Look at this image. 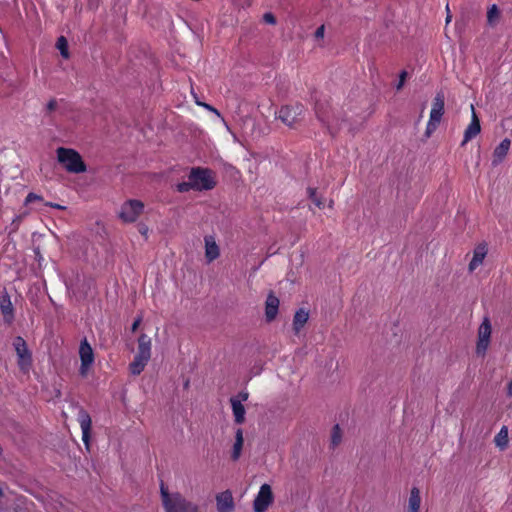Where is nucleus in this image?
<instances>
[{"instance_id":"f257e3e1","label":"nucleus","mask_w":512,"mask_h":512,"mask_svg":"<svg viewBox=\"0 0 512 512\" xmlns=\"http://www.w3.org/2000/svg\"><path fill=\"white\" fill-rule=\"evenodd\" d=\"M160 494L165 512H200L197 503L188 500L180 492H169L163 484L160 487Z\"/></svg>"},{"instance_id":"f03ea898","label":"nucleus","mask_w":512,"mask_h":512,"mask_svg":"<svg viewBox=\"0 0 512 512\" xmlns=\"http://www.w3.org/2000/svg\"><path fill=\"white\" fill-rule=\"evenodd\" d=\"M57 160L69 173H83L87 170L81 155L74 149L59 147L56 150Z\"/></svg>"},{"instance_id":"7ed1b4c3","label":"nucleus","mask_w":512,"mask_h":512,"mask_svg":"<svg viewBox=\"0 0 512 512\" xmlns=\"http://www.w3.org/2000/svg\"><path fill=\"white\" fill-rule=\"evenodd\" d=\"M188 179L191 180L193 190L196 191L211 190L216 185L213 172L207 168H192Z\"/></svg>"},{"instance_id":"20e7f679","label":"nucleus","mask_w":512,"mask_h":512,"mask_svg":"<svg viewBox=\"0 0 512 512\" xmlns=\"http://www.w3.org/2000/svg\"><path fill=\"white\" fill-rule=\"evenodd\" d=\"M445 97L442 92L436 94L432 108L430 111L429 120L426 126V134L430 136L439 126L442 116L444 114Z\"/></svg>"},{"instance_id":"39448f33","label":"nucleus","mask_w":512,"mask_h":512,"mask_svg":"<svg viewBox=\"0 0 512 512\" xmlns=\"http://www.w3.org/2000/svg\"><path fill=\"white\" fill-rule=\"evenodd\" d=\"M304 114V106L300 103L293 105H286L280 108L277 113V118L280 119L285 125L294 127L302 118Z\"/></svg>"},{"instance_id":"423d86ee","label":"nucleus","mask_w":512,"mask_h":512,"mask_svg":"<svg viewBox=\"0 0 512 512\" xmlns=\"http://www.w3.org/2000/svg\"><path fill=\"white\" fill-rule=\"evenodd\" d=\"M144 210V204L140 200H127L121 206L119 217L123 222H135Z\"/></svg>"},{"instance_id":"0eeeda50","label":"nucleus","mask_w":512,"mask_h":512,"mask_svg":"<svg viewBox=\"0 0 512 512\" xmlns=\"http://www.w3.org/2000/svg\"><path fill=\"white\" fill-rule=\"evenodd\" d=\"M274 496L271 486L267 483L262 484L253 501L254 512H266L269 506L273 503Z\"/></svg>"},{"instance_id":"6e6552de","label":"nucleus","mask_w":512,"mask_h":512,"mask_svg":"<svg viewBox=\"0 0 512 512\" xmlns=\"http://www.w3.org/2000/svg\"><path fill=\"white\" fill-rule=\"evenodd\" d=\"M492 327L488 317H485L478 328V341L476 345V353L484 356L490 344Z\"/></svg>"},{"instance_id":"1a4fd4ad","label":"nucleus","mask_w":512,"mask_h":512,"mask_svg":"<svg viewBox=\"0 0 512 512\" xmlns=\"http://www.w3.org/2000/svg\"><path fill=\"white\" fill-rule=\"evenodd\" d=\"M79 356L81 360L80 374L86 376L89 368L94 362V352L87 339L84 338L79 347Z\"/></svg>"},{"instance_id":"9d476101","label":"nucleus","mask_w":512,"mask_h":512,"mask_svg":"<svg viewBox=\"0 0 512 512\" xmlns=\"http://www.w3.org/2000/svg\"><path fill=\"white\" fill-rule=\"evenodd\" d=\"M77 420L81 427L82 440H83L86 448H89L90 431H91V426H92L91 417L86 410H84L83 408H80L78 410Z\"/></svg>"},{"instance_id":"9b49d317","label":"nucleus","mask_w":512,"mask_h":512,"mask_svg":"<svg viewBox=\"0 0 512 512\" xmlns=\"http://www.w3.org/2000/svg\"><path fill=\"white\" fill-rule=\"evenodd\" d=\"M471 110H472L471 122L464 131V138L461 143V146L466 145L467 142H469L474 137H476L481 131L480 121L476 115L473 105H471Z\"/></svg>"},{"instance_id":"f8f14e48","label":"nucleus","mask_w":512,"mask_h":512,"mask_svg":"<svg viewBox=\"0 0 512 512\" xmlns=\"http://www.w3.org/2000/svg\"><path fill=\"white\" fill-rule=\"evenodd\" d=\"M218 512H232L235 508L232 493L229 490L223 491L216 496Z\"/></svg>"},{"instance_id":"ddd939ff","label":"nucleus","mask_w":512,"mask_h":512,"mask_svg":"<svg viewBox=\"0 0 512 512\" xmlns=\"http://www.w3.org/2000/svg\"><path fill=\"white\" fill-rule=\"evenodd\" d=\"M13 346L19 358V365L21 367H24V365L29 364L31 360V355L28 351L25 340L22 337L18 336L15 338Z\"/></svg>"},{"instance_id":"4468645a","label":"nucleus","mask_w":512,"mask_h":512,"mask_svg":"<svg viewBox=\"0 0 512 512\" xmlns=\"http://www.w3.org/2000/svg\"><path fill=\"white\" fill-rule=\"evenodd\" d=\"M487 244L481 243L477 245L473 251V257L469 263L468 269L470 272H473L476 268H478L484 261L487 255Z\"/></svg>"},{"instance_id":"2eb2a0df","label":"nucleus","mask_w":512,"mask_h":512,"mask_svg":"<svg viewBox=\"0 0 512 512\" xmlns=\"http://www.w3.org/2000/svg\"><path fill=\"white\" fill-rule=\"evenodd\" d=\"M511 142L508 138L503 139L500 144L494 149L492 165L498 166L508 154Z\"/></svg>"},{"instance_id":"dca6fc26","label":"nucleus","mask_w":512,"mask_h":512,"mask_svg":"<svg viewBox=\"0 0 512 512\" xmlns=\"http://www.w3.org/2000/svg\"><path fill=\"white\" fill-rule=\"evenodd\" d=\"M152 342L151 338L146 334H141L138 338V349L136 355L150 360L151 358Z\"/></svg>"},{"instance_id":"f3484780","label":"nucleus","mask_w":512,"mask_h":512,"mask_svg":"<svg viewBox=\"0 0 512 512\" xmlns=\"http://www.w3.org/2000/svg\"><path fill=\"white\" fill-rule=\"evenodd\" d=\"M205 241V257L207 262L211 263L216 260L220 255V249L215 239L212 236H206Z\"/></svg>"},{"instance_id":"a211bd4d","label":"nucleus","mask_w":512,"mask_h":512,"mask_svg":"<svg viewBox=\"0 0 512 512\" xmlns=\"http://www.w3.org/2000/svg\"><path fill=\"white\" fill-rule=\"evenodd\" d=\"M278 308H279V299L275 295L269 294L267 296L266 303H265V316H266V320L268 322H271L276 318L277 313H278Z\"/></svg>"},{"instance_id":"6ab92c4d","label":"nucleus","mask_w":512,"mask_h":512,"mask_svg":"<svg viewBox=\"0 0 512 512\" xmlns=\"http://www.w3.org/2000/svg\"><path fill=\"white\" fill-rule=\"evenodd\" d=\"M231 407L234 416V420L237 424H242L245 421V408L241 403V400L231 398Z\"/></svg>"},{"instance_id":"aec40b11","label":"nucleus","mask_w":512,"mask_h":512,"mask_svg":"<svg viewBox=\"0 0 512 512\" xmlns=\"http://www.w3.org/2000/svg\"><path fill=\"white\" fill-rule=\"evenodd\" d=\"M509 430L507 426H502L500 431L494 437V444L501 451L507 449L509 444Z\"/></svg>"},{"instance_id":"412c9836","label":"nucleus","mask_w":512,"mask_h":512,"mask_svg":"<svg viewBox=\"0 0 512 512\" xmlns=\"http://www.w3.org/2000/svg\"><path fill=\"white\" fill-rule=\"evenodd\" d=\"M421 496L417 487H413L410 491L407 512H420Z\"/></svg>"},{"instance_id":"4be33fe9","label":"nucleus","mask_w":512,"mask_h":512,"mask_svg":"<svg viewBox=\"0 0 512 512\" xmlns=\"http://www.w3.org/2000/svg\"><path fill=\"white\" fill-rule=\"evenodd\" d=\"M309 319V314L304 309H299L296 311L293 319V328L296 333H298L303 326L307 323Z\"/></svg>"},{"instance_id":"5701e85b","label":"nucleus","mask_w":512,"mask_h":512,"mask_svg":"<svg viewBox=\"0 0 512 512\" xmlns=\"http://www.w3.org/2000/svg\"><path fill=\"white\" fill-rule=\"evenodd\" d=\"M243 443H244L243 431H242V429L239 428L236 430V433H235V442H234L232 454H231V457L234 461L239 459V457L241 455Z\"/></svg>"},{"instance_id":"b1692460","label":"nucleus","mask_w":512,"mask_h":512,"mask_svg":"<svg viewBox=\"0 0 512 512\" xmlns=\"http://www.w3.org/2000/svg\"><path fill=\"white\" fill-rule=\"evenodd\" d=\"M149 360L135 355L133 361L129 364V370L132 375H139L146 367Z\"/></svg>"},{"instance_id":"393cba45","label":"nucleus","mask_w":512,"mask_h":512,"mask_svg":"<svg viewBox=\"0 0 512 512\" xmlns=\"http://www.w3.org/2000/svg\"><path fill=\"white\" fill-rule=\"evenodd\" d=\"M323 111L324 110L322 109V107H320L318 105L316 106L317 118L319 119L320 122H322L327 127V129L329 130V132L331 134H334L336 132V129L333 127L329 118L326 116L325 112H323Z\"/></svg>"},{"instance_id":"a878e982","label":"nucleus","mask_w":512,"mask_h":512,"mask_svg":"<svg viewBox=\"0 0 512 512\" xmlns=\"http://www.w3.org/2000/svg\"><path fill=\"white\" fill-rule=\"evenodd\" d=\"M499 15H500V12H499L497 5L493 4L488 9V12H487V21H488L489 25H492V26L495 25L499 19Z\"/></svg>"},{"instance_id":"bb28decb","label":"nucleus","mask_w":512,"mask_h":512,"mask_svg":"<svg viewBox=\"0 0 512 512\" xmlns=\"http://www.w3.org/2000/svg\"><path fill=\"white\" fill-rule=\"evenodd\" d=\"M56 47L60 51V54L63 58H69L68 43L64 36L58 38Z\"/></svg>"},{"instance_id":"cd10ccee","label":"nucleus","mask_w":512,"mask_h":512,"mask_svg":"<svg viewBox=\"0 0 512 512\" xmlns=\"http://www.w3.org/2000/svg\"><path fill=\"white\" fill-rule=\"evenodd\" d=\"M307 192H308V195H309V198L313 201V203L318 207V208H323L324 207V201L322 199V197L318 196L317 193H316V190L314 188H311L309 187L307 189Z\"/></svg>"},{"instance_id":"c85d7f7f","label":"nucleus","mask_w":512,"mask_h":512,"mask_svg":"<svg viewBox=\"0 0 512 512\" xmlns=\"http://www.w3.org/2000/svg\"><path fill=\"white\" fill-rule=\"evenodd\" d=\"M1 312L3 313V315H12L13 313V307H12V303L10 301V298L8 296L4 297L2 302H1Z\"/></svg>"},{"instance_id":"c756f323","label":"nucleus","mask_w":512,"mask_h":512,"mask_svg":"<svg viewBox=\"0 0 512 512\" xmlns=\"http://www.w3.org/2000/svg\"><path fill=\"white\" fill-rule=\"evenodd\" d=\"M340 441H341V431H340L339 425H335L333 428V431H332V435H331V442H332L333 446H336L340 443Z\"/></svg>"},{"instance_id":"7c9ffc66","label":"nucleus","mask_w":512,"mask_h":512,"mask_svg":"<svg viewBox=\"0 0 512 512\" xmlns=\"http://www.w3.org/2000/svg\"><path fill=\"white\" fill-rule=\"evenodd\" d=\"M176 189L180 193H185L190 190H193V184L191 180H188L187 182H181L177 184Z\"/></svg>"},{"instance_id":"2f4dec72","label":"nucleus","mask_w":512,"mask_h":512,"mask_svg":"<svg viewBox=\"0 0 512 512\" xmlns=\"http://www.w3.org/2000/svg\"><path fill=\"white\" fill-rule=\"evenodd\" d=\"M196 104L198 106H202L204 107L206 110L210 111V112H213L214 114H216L218 117H221L219 111L214 108L213 106H211L210 104H207V103H203V102H200V101H196Z\"/></svg>"},{"instance_id":"473e14b6","label":"nucleus","mask_w":512,"mask_h":512,"mask_svg":"<svg viewBox=\"0 0 512 512\" xmlns=\"http://www.w3.org/2000/svg\"><path fill=\"white\" fill-rule=\"evenodd\" d=\"M42 200H43L42 196L31 192L26 196L25 203L29 204L34 201H42Z\"/></svg>"},{"instance_id":"72a5a7b5","label":"nucleus","mask_w":512,"mask_h":512,"mask_svg":"<svg viewBox=\"0 0 512 512\" xmlns=\"http://www.w3.org/2000/svg\"><path fill=\"white\" fill-rule=\"evenodd\" d=\"M263 20L267 24H271V25L276 23V18H275V16L272 13H265L264 16H263Z\"/></svg>"},{"instance_id":"f704fd0d","label":"nucleus","mask_w":512,"mask_h":512,"mask_svg":"<svg viewBox=\"0 0 512 512\" xmlns=\"http://www.w3.org/2000/svg\"><path fill=\"white\" fill-rule=\"evenodd\" d=\"M406 76H407V72H406V71H402V72L400 73V76H399V77H400V79H399V82H398V84H397V86H396V89H397V90H400V89L403 87L404 82H405V79H406Z\"/></svg>"},{"instance_id":"c9c22d12","label":"nucleus","mask_w":512,"mask_h":512,"mask_svg":"<svg viewBox=\"0 0 512 512\" xmlns=\"http://www.w3.org/2000/svg\"><path fill=\"white\" fill-rule=\"evenodd\" d=\"M57 107V101L55 99H51L47 105H46V109L49 111V112H52L56 109Z\"/></svg>"},{"instance_id":"e433bc0d","label":"nucleus","mask_w":512,"mask_h":512,"mask_svg":"<svg viewBox=\"0 0 512 512\" xmlns=\"http://www.w3.org/2000/svg\"><path fill=\"white\" fill-rule=\"evenodd\" d=\"M249 397V393L247 391H241L236 397H234L235 399H238V400H241V403L243 401H246Z\"/></svg>"},{"instance_id":"4c0bfd02","label":"nucleus","mask_w":512,"mask_h":512,"mask_svg":"<svg viewBox=\"0 0 512 512\" xmlns=\"http://www.w3.org/2000/svg\"><path fill=\"white\" fill-rule=\"evenodd\" d=\"M138 230L143 236L147 237L149 229L145 224H139Z\"/></svg>"},{"instance_id":"58836bf2","label":"nucleus","mask_w":512,"mask_h":512,"mask_svg":"<svg viewBox=\"0 0 512 512\" xmlns=\"http://www.w3.org/2000/svg\"><path fill=\"white\" fill-rule=\"evenodd\" d=\"M324 32H325V28L323 25H321L320 27L317 28V30L315 31V37L316 38H323L324 36Z\"/></svg>"},{"instance_id":"ea45409f","label":"nucleus","mask_w":512,"mask_h":512,"mask_svg":"<svg viewBox=\"0 0 512 512\" xmlns=\"http://www.w3.org/2000/svg\"><path fill=\"white\" fill-rule=\"evenodd\" d=\"M45 205L53 207V208H56V209H59V210H64L65 209L64 206H62L60 204H56V203L47 202V203H45Z\"/></svg>"},{"instance_id":"a19ab883","label":"nucleus","mask_w":512,"mask_h":512,"mask_svg":"<svg viewBox=\"0 0 512 512\" xmlns=\"http://www.w3.org/2000/svg\"><path fill=\"white\" fill-rule=\"evenodd\" d=\"M140 323H141V318H137V319L133 322L132 327H131V330H132L133 332H134V331H136V330H137V328L139 327Z\"/></svg>"},{"instance_id":"79ce46f5","label":"nucleus","mask_w":512,"mask_h":512,"mask_svg":"<svg viewBox=\"0 0 512 512\" xmlns=\"http://www.w3.org/2000/svg\"><path fill=\"white\" fill-rule=\"evenodd\" d=\"M507 393L509 396H512V380L508 384Z\"/></svg>"},{"instance_id":"37998d69","label":"nucleus","mask_w":512,"mask_h":512,"mask_svg":"<svg viewBox=\"0 0 512 512\" xmlns=\"http://www.w3.org/2000/svg\"><path fill=\"white\" fill-rule=\"evenodd\" d=\"M451 21V15L448 13L446 17V23H449Z\"/></svg>"},{"instance_id":"c03bdc74","label":"nucleus","mask_w":512,"mask_h":512,"mask_svg":"<svg viewBox=\"0 0 512 512\" xmlns=\"http://www.w3.org/2000/svg\"><path fill=\"white\" fill-rule=\"evenodd\" d=\"M333 204H334L333 200H330L329 204H328L329 208H333Z\"/></svg>"}]
</instances>
